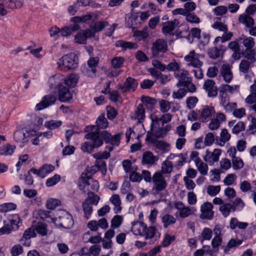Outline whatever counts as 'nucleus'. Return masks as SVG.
I'll return each mask as SVG.
<instances>
[{
	"label": "nucleus",
	"instance_id": "obj_52",
	"mask_svg": "<svg viewBox=\"0 0 256 256\" xmlns=\"http://www.w3.org/2000/svg\"><path fill=\"white\" fill-rule=\"evenodd\" d=\"M98 170V167L96 165L90 167H87L82 174H85L88 178H92V176L95 174Z\"/></svg>",
	"mask_w": 256,
	"mask_h": 256
},
{
	"label": "nucleus",
	"instance_id": "obj_46",
	"mask_svg": "<svg viewBox=\"0 0 256 256\" xmlns=\"http://www.w3.org/2000/svg\"><path fill=\"white\" fill-rule=\"evenodd\" d=\"M233 208L232 205L230 203H226L222 204L220 207V210L222 212L223 216L225 218L227 217L231 210Z\"/></svg>",
	"mask_w": 256,
	"mask_h": 256
},
{
	"label": "nucleus",
	"instance_id": "obj_29",
	"mask_svg": "<svg viewBox=\"0 0 256 256\" xmlns=\"http://www.w3.org/2000/svg\"><path fill=\"white\" fill-rule=\"evenodd\" d=\"M51 212L43 210H38L36 212V218L42 220L50 222L52 221L53 218L50 214Z\"/></svg>",
	"mask_w": 256,
	"mask_h": 256
},
{
	"label": "nucleus",
	"instance_id": "obj_43",
	"mask_svg": "<svg viewBox=\"0 0 256 256\" xmlns=\"http://www.w3.org/2000/svg\"><path fill=\"white\" fill-rule=\"evenodd\" d=\"M172 162L168 160H165L162 164V170L160 171L162 172V174H170L172 172Z\"/></svg>",
	"mask_w": 256,
	"mask_h": 256
},
{
	"label": "nucleus",
	"instance_id": "obj_28",
	"mask_svg": "<svg viewBox=\"0 0 256 256\" xmlns=\"http://www.w3.org/2000/svg\"><path fill=\"white\" fill-rule=\"evenodd\" d=\"M178 24V20L176 19L165 22L162 28V32L165 35L171 34Z\"/></svg>",
	"mask_w": 256,
	"mask_h": 256
},
{
	"label": "nucleus",
	"instance_id": "obj_58",
	"mask_svg": "<svg viewBox=\"0 0 256 256\" xmlns=\"http://www.w3.org/2000/svg\"><path fill=\"white\" fill-rule=\"evenodd\" d=\"M222 236H214L212 240V248L216 251L218 252L219 250V246L222 243Z\"/></svg>",
	"mask_w": 256,
	"mask_h": 256
},
{
	"label": "nucleus",
	"instance_id": "obj_23",
	"mask_svg": "<svg viewBox=\"0 0 256 256\" xmlns=\"http://www.w3.org/2000/svg\"><path fill=\"white\" fill-rule=\"evenodd\" d=\"M172 114L169 113L163 114L162 118H158L156 116L151 115L150 118L152 121V127H156V125L158 124V122L160 121H162V124L170 122L172 120Z\"/></svg>",
	"mask_w": 256,
	"mask_h": 256
},
{
	"label": "nucleus",
	"instance_id": "obj_15",
	"mask_svg": "<svg viewBox=\"0 0 256 256\" xmlns=\"http://www.w3.org/2000/svg\"><path fill=\"white\" fill-rule=\"evenodd\" d=\"M158 158V156H154L152 152L146 151L142 154V164L152 166L156 164Z\"/></svg>",
	"mask_w": 256,
	"mask_h": 256
},
{
	"label": "nucleus",
	"instance_id": "obj_47",
	"mask_svg": "<svg viewBox=\"0 0 256 256\" xmlns=\"http://www.w3.org/2000/svg\"><path fill=\"white\" fill-rule=\"evenodd\" d=\"M14 138L18 142H26V134L22 130H18L14 132Z\"/></svg>",
	"mask_w": 256,
	"mask_h": 256
},
{
	"label": "nucleus",
	"instance_id": "obj_10",
	"mask_svg": "<svg viewBox=\"0 0 256 256\" xmlns=\"http://www.w3.org/2000/svg\"><path fill=\"white\" fill-rule=\"evenodd\" d=\"M56 88L60 101L63 102H69L72 99V93L68 87L60 84Z\"/></svg>",
	"mask_w": 256,
	"mask_h": 256
},
{
	"label": "nucleus",
	"instance_id": "obj_60",
	"mask_svg": "<svg viewBox=\"0 0 256 256\" xmlns=\"http://www.w3.org/2000/svg\"><path fill=\"white\" fill-rule=\"evenodd\" d=\"M166 70L168 71L174 72L175 73L180 70V66L178 62L176 61H173L169 63L167 66H166Z\"/></svg>",
	"mask_w": 256,
	"mask_h": 256
},
{
	"label": "nucleus",
	"instance_id": "obj_3",
	"mask_svg": "<svg viewBox=\"0 0 256 256\" xmlns=\"http://www.w3.org/2000/svg\"><path fill=\"white\" fill-rule=\"evenodd\" d=\"M78 58L74 52L64 54L58 60V68L61 70H68L76 69L78 66Z\"/></svg>",
	"mask_w": 256,
	"mask_h": 256
},
{
	"label": "nucleus",
	"instance_id": "obj_6",
	"mask_svg": "<svg viewBox=\"0 0 256 256\" xmlns=\"http://www.w3.org/2000/svg\"><path fill=\"white\" fill-rule=\"evenodd\" d=\"M226 47L222 44H218L209 48L207 50L208 57L212 59L222 58L224 56Z\"/></svg>",
	"mask_w": 256,
	"mask_h": 256
},
{
	"label": "nucleus",
	"instance_id": "obj_34",
	"mask_svg": "<svg viewBox=\"0 0 256 256\" xmlns=\"http://www.w3.org/2000/svg\"><path fill=\"white\" fill-rule=\"evenodd\" d=\"M8 220L10 224V228L13 230H17L20 226L19 224L21 223V220L19 216L17 214H14L8 217Z\"/></svg>",
	"mask_w": 256,
	"mask_h": 256
},
{
	"label": "nucleus",
	"instance_id": "obj_5",
	"mask_svg": "<svg viewBox=\"0 0 256 256\" xmlns=\"http://www.w3.org/2000/svg\"><path fill=\"white\" fill-rule=\"evenodd\" d=\"M100 199V198L98 195H92L88 196L83 202L82 207L84 216L86 219H88L90 217L92 212V205H97Z\"/></svg>",
	"mask_w": 256,
	"mask_h": 256
},
{
	"label": "nucleus",
	"instance_id": "obj_9",
	"mask_svg": "<svg viewBox=\"0 0 256 256\" xmlns=\"http://www.w3.org/2000/svg\"><path fill=\"white\" fill-rule=\"evenodd\" d=\"M138 86L137 81L132 77H128L125 80L124 84H118V89L122 90L123 93L134 92Z\"/></svg>",
	"mask_w": 256,
	"mask_h": 256
},
{
	"label": "nucleus",
	"instance_id": "obj_42",
	"mask_svg": "<svg viewBox=\"0 0 256 256\" xmlns=\"http://www.w3.org/2000/svg\"><path fill=\"white\" fill-rule=\"evenodd\" d=\"M242 55L246 58V60H248L251 62L254 63L256 61V52L252 48L245 50Z\"/></svg>",
	"mask_w": 256,
	"mask_h": 256
},
{
	"label": "nucleus",
	"instance_id": "obj_7",
	"mask_svg": "<svg viewBox=\"0 0 256 256\" xmlns=\"http://www.w3.org/2000/svg\"><path fill=\"white\" fill-rule=\"evenodd\" d=\"M167 50L168 44L164 39H157L152 44V52L154 56H158L160 52L164 53Z\"/></svg>",
	"mask_w": 256,
	"mask_h": 256
},
{
	"label": "nucleus",
	"instance_id": "obj_45",
	"mask_svg": "<svg viewBox=\"0 0 256 256\" xmlns=\"http://www.w3.org/2000/svg\"><path fill=\"white\" fill-rule=\"evenodd\" d=\"M62 124L61 120H50L44 123V126L48 129L54 130L59 128Z\"/></svg>",
	"mask_w": 256,
	"mask_h": 256
},
{
	"label": "nucleus",
	"instance_id": "obj_14",
	"mask_svg": "<svg viewBox=\"0 0 256 256\" xmlns=\"http://www.w3.org/2000/svg\"><path fill=\"white\" fill-rule=\"evenodd\" d=\"M60 225L62 227L68 229L74 224V220L72 216L67 212H64L59 216Z\"/></svg>",
	"mask_w": 256,
	"mask_h": 256
},
{
	"label": "nucleus",
	"instance_id": "obj_64",
	"mask_svg": "<svg viewBox=\"0 0 256 256\" xmlns=\"http://www.w3.org/2000/svg\"><path fill=\"white\" fill-rule=\"evenodd\" d=\"M212 230L208 228H205L202 232L201 235L202 238V242L204 240H210L212 237Z\"/></svg>",
	"mask_w": 256,
	"mask_h": 256
},
{
	"label": "nucleus",
	"instance_id": "obj_11",
	"mask_svg": "<svg viewBox=\"0 0 256 256\" xmlns=\"http://www.w3.org/2000/svg\"><path fill=\"white\" fill-rule=\"evenodd\" d=\"M56 100V97L53 94H48L44 96L42 100L36 105V109L40 110L46 108L54 104Z\"/></svg>",
	"mask_w": 256,
	"mask_h": 256
},
{
	"label": "nucleus",
	"instance_id": "obj_21",
	"mask_svg": "<svg viewBox=\"0 0 256 256\" xmlns=\"http://www.w3.org/2000/svg\"><path fill=\"white\" fill-rule=\"evenodd\" d=\"M187 154H180L178 155L174 154H170L168 157V159L173 160L174 166L179 168L183 166L184 164L186 162Z\"/></svg>",
	"mask_w": 256,
	"mask_h": 256
},
{
	"label": "nucleus",
	"instance_id": "obj_2",
	"mask_svg": "<svg viewBox=\"0 0 256 256\" xmlns=\"http://www.w3.org/2000/svg\"><path fill=\"white\" fill-rule=\"evenodd\" d=\"M152 186L151 190V194L154 196H160L161 198H165L168 192L166 194L162 192L165 190L168 186V182L165 176L160 171H157L153 174V179L152 181Z\"/></svg>",
	"mask_w": 256,
	"mask_h": 256
},
{
	"label": "nucleus",
	"instance_id": "obj_26",
	"mask_svg": "<svg viewBox=\"0 0 256 256\" xmlns=\"http://www.w3.org/2000/svg\"><path fill=\"white\" fill-rule=\"evenodd\" d=\"M132 118L135 120H138L140 123H142L144 121L145 109L142 104H139Z\"/></svg>",
	"mask_w": 256,
	"mask_h": 256
},
{
	"label": "nucleus",
	"instance_id": "obj_53",
	"mask_svg": "<svg viewBox=\"0 0 256 256\" xmlns=\"http://www.w3.org/2000/svg\"><path fill=\"white\" fill-rule=\"evenodd\" d=\"M150 127L151 130L155 132V134L157 138H163L166 136V132L163 130V128H158V124L156 125V127L152 126V128L151 124Z\"/></svg>",
	"mask_w": 256,
	"mask_h": 256
},
{
	"label": "nucleus",
	"instance_id": "obj_37",
	"mask_svg": "<svg viewBox=\"0 0 256 256\" xmlns=\"http://www.w3.org/2000/svg\"><path fill=\"white\" fill-rule=\"evenodd\" d=\"M96 124L94 126L98 128L99 130L100 128L104 129L108 126V122L104 114H101L98 118Z\"/></svg>",
	"mask_w": 256,
	"mask_h": 256
},
{
	"label": "nucleus",
	"instance_id": "obj_13",
	"mask_svg": "<svg viewBox=\"0 0 256 256\" xmlns=\"http://www.w3.org/2000/svg\"><path fill=\"white\" fill-rule=\"evenodd\" d=\"M54 170V166L52 164H44L39 169L32 168L30 171L33 174H36L38 176L44 178L48 174L53 172Z\"/></svg>",
	"mask_w": 256,
	"mask_h": 256
},
{
	"label": "nucleus",
	"instance_id": "obj_36",
	"mask_svg": "<svg viewBox=\"0 0 256 256\" xmlns=\"http://www.w3.org/2000/svg\"><path fill=\"white\" fill-rule=\"evenodd\" d=\"M242 242L240 240H236L234 238L230 240L228 242L226 246H222L224 248V252L228 254L230 249L238 247L241 244Z\"/></svg>",
	"mask_w": 256,
	"mask_h": 256
},
{
	"label": "nucleus",
	"instance_id": "obj_31",
	"mask_svg": "<svg viewBox=\"0 0 256 256\" xmlns=\"http://www.w3.org/2000/svg\"><path fill=\"white\" fill-rule=\"evenodd\" d=\"M156 230L154 226H150L148 228L146 225V230H144L143 236H144L146 240H152L148 242L150 244H154V241L152 240L156 233Z\"/></svg>",
	"mask_w": 256,
	"mask_h": 256
},
{
	"label": "nucleus",
	"instance_id": "obj_25",
	"mask_svg": "<svg viewBox=\"0 0 256 256\" xmlns=\"http://www.w3.org/2000/svg\"><path fill=\"white\" fill-rule=\"evenodd\" d=\"M110 202L114 206V213H120L122 209L121 206V200L118 194H114L110 198Z\"/></svg>",
	"mask_w": 256,
	"mask_h": 256
},
{
	"label": "nucleus",
	"instance_id": "obj_44",
	"mask_svg": "<svg viewBox=\"0 0 256 256\" xmlns=\"http://www.w3.org/2000/svg\"><path fill=\"white\" fill-rule=\"evenodd\" d=\"M124 60V58L122 56L114 57L112 60V66L116 69L120 68L123 66Z\"/></svg>",
	"mask_w": 256,
	"mask_h": 256
},
{
	"label": "nucleus",
	"instance_id": "obj_63",
	"mask_svg": "<svg viewBox=\"0 0 256 256\" xmlns=\"http://www.w3.org/2000/svg\"><path fill=\"white\" fill-rule=\"evenodd\" d=\"M146 224L143 222H140L136 224L134 227V232L136 234H138L143 236V234L146 230Z\"/></svg>",
	"mask_w": 256,
	"mask_h": 256
},
{
	"label": "nucleus",
	"instance_id": "obj_39",
	"mask_svg": "<svg viewBox=\"0 0 256 256\" xmlns=\"http://www.w3.org/2000/svg\"><path fill=\"white\" fill-rule=\"evenodd\" d=\"M254 63V62H249L248 60H246V59L242 60L239 65L240 71L244 74L247 73L249 69L253 66L252 64Z\"/></svg>",
	"mask_w": 256,
	"mask_h": 256
},
{
	"label": "nucleus",
	"instance_id": "obj_61",
	"mask_svg": "<svg viewBox=\"0 0 256 256\" xmlns=\"http://www.w3.org/2000/svg\"><path fill=\"white\" fill-rule=\"evenodd\" d=\"M242 43L246 48V50L252 49L255 44L254 39L252 37H248L244 38Z\"/></svg>",
	"mask_w": 256,
	"mask_h": 256
},
{
	"label": "nucleus",
	"instance_id": "obj_16",
	"mask_svg": "<svg viewBox=\"0 0 256 256\" xmlns=\"http://www.w3.org/2000/svg\"><path fill=\"white\" fill-rule=\"evenodd\" d=\"M213 206L212 203L206 202L200 207L202 212L201 218L204 219L212 220L214 217V212L212 210Z\"/></svg>",
	"mask_w": 256,
	"mask_h": 256
},
{
	"label": "nucleus",
	"instance_id": "obj_54",
	"mask_svg": "<svg viewBox=\"0 0 256 256\" xmlns=\"http://www.w3.org/2000/svg\"><path fill=\"white\" fill-rule=\"evenodd\" d=\"M60 180V176L56 174L52 177L48 178L46 182V184L48 187L52 186L56 184Z\"/></svg>",
	"mask_w": 256,
	"mask_h": 256
},
{
	"label": "nucleus",
	"instance_id": "obj_4",
	"mask_svg": "<svg viewBox=\"0 0 256 256\" xmlns=\"http://www.w3.org/2000/svg\"><path fill=\"white\" fill-rule=\"evenodd\" d=\"M80 180L81 182L79 184L80 188L84 192H87L88 196L96 195L92 191L97 192L99 188V183L97 180L93 179L92 178H88V176H86L85 174H82L80 178Z\"/></svg>",
	"mask_w": 256,
	"mask_h": 256
},
{
	"label": "nucleus",
	"instance_id": "obj_62",
	"mask_svg": "<svg viewBox=\"0 0 256 256\" xmlns=\"http://www.w3.org/2000/svg\"><path fill=\"white\" fill-rule=\"evenodd\" d=\"M108 25V23L106 22L100 21L96 22L94 26L92 27V29L94 30L95 32H98L102 31L106 26Z\"/></svg>",
	"mask_w": 256,
	"mask_h": 256
},
{
	"label": "nucleus",
	"instance_id": "obj_20",
	"mask_svg": "<svg viewBox=\"0 0 256 256\" xmlns=\"http://www.w3.org/2000/svg\"><path fill=\"white\" fill-rule=\"evenodd\" d=\"M220 76L226 83H230L233 78L231 66L228 64H224L220 68Z\"/></svg>",
	"mask_w": 256,
	"mask_h": 256
},
{
	"label": "nucleus",
	"instance_id": "obj_50",
	"mask_svg": "<svg viewBox=\"0 0 256 256\" xmlns=\"http://www.w3.org/2000/svg\"><path fill=\"white\" fill-rule=\"evenodd\" d=\"M23 252V248L20 244L14 245L10 250V254L12 256H18L22 254Z\"/></svg>",
	"mask_w": 256,
	"mask_h": 256
},
{
	"label": "nucleus",
	"instance_id": "obj_48",
	"mask_svg": "<svg viewBox=\"0 0 256 256\" xmlns=\"http://www.w3.org/2000/svg\"><path fill=\"white\" fill-rule=\"evenodd\" d=\"M221 189L220 186L210 185L206 188L207 193L211 196H214L219 193Z\"/></svg>",
	"mask_w": 256,
	"mask_h": 256
},
{
	"label": "nucleus",
	"instance_id": "obj_49",
	"mask_svg": "<svg viewBox=\"0 0 256 256\" xmlns=\"http://www.w3.org/2000/svg\"><path fill=\"white\" fill-rule=\"evenodd\" d=\"M16 208V206L14 203H5L0 205V212H6L8 211L14 210Z\"/></svg>",
	"mask_w": 256,
	"mask_h": 256
},
{
	"label": "nucleus",
	"instance_id": "obj_1",
	"mask_svg": "<svg viewBox=\"0 0 256 256\" xmlns=\"http://www.w3.org/2000/svg\"><path fill=\"white\" fill-rule=\"evenodd\" d=\"M87 134L84 138L89 140L83 143L81 146V149L84 152L92 153L94 149L102 146L104 143V138L101 136L98 128L95 126H88L86 128Z\"/></svg>",
	"mask_w": 256,
	"mask_h": 256
},
{
	"label": "nucleus",
	"instance_id": "obj_8",
	"mask_svg": "<svg viewBox=\"0 0 256 256\" xmlns=\"http://www.w3.org/2000/svg\"><path fill=\"white\" fill-rule=\"evenodd\" d=\"M184 60L186 62L188 66L200 68L202 65V62L200 60L198 54L196 53L194 50L186 56Z\"/></svg>",
	"mask_w": 256,
	"mask_h": 256
},
{
	"label": "nucleus",
	"instance_id": "obj_24",
	"mask_svg": "<svg viewBox=\"0 0 256 256\" xmlns=\"http://www.w3.org/2000/svg\"><path fill=\"white\" fill-rule=\"evenodd\" d=\"M215 112L214 108L206 106L202 110L200 116L203 120L208 121L212 118Z\"/></svg>",
	"mask_w": 256,
	"mask_h": 256
},
{
	"label": "nucleus",
	"instance_id": "obj_38",
	"mask_svg": "<svg viewBox=\"0 0 256 256\" xmlns=\"http://www.w3.org/2000/svg\"><path fill=\"white\" fill-rule=\"evenodd\" d=\"M34 230L42 236H46L48 232L47 224L42 222H38Z\"/></svg>",
	"mask_w": 256,
	"mask_h": 256
},
{
	"label": "nucleus",
	"instance_id": "obj_30",
	"mask_svg": "<svg viewBox=\"0 0 256 256\" xmlns=\"http://www.w3.org/2000/svg\"><path fill=\"white\" fill-rule=\"evenodd\" d=\"M238 20L240 23L244 24L248 28H252L254 25V19L246 14H240Z\"/></svg>",
	"mask_w": 256,
	"mask_h": 256
},
{
	"label": "nucleus",
	"instance_id": "obj_12",
	"mask_svg": "<svg viewBox=\"0 0 256 256\" xmlns=\"http://www.w3.org/2000/svg\"><path fill=\"white\" fill-rule=\"evenodd\" d=\"M101 136L106 143H110L112 146H118L120 143V134L112 136L108 131L104 130L101 132Z\"/></svg>",
	"mask_w": 256,
	"mask_h": 256
},
{
	"label": "nucleus",
	"instance_id": "obj_55",
	"mask_svg": "<svg viewBox=\"0 0 256 256\" xmlns=\"http://www.w3.org/2000/svg\"><path fill=\"white\" fill-rule=\"evenodd\" d=\"M186 20L192 24H198L200 22V19L194 13H190L187 12L186 16Z\"/></svg>",
	"mask_w": 256,
	"mask_h": 256
},
{
	"label": "nucleus",
	"instance_id": "obj_33",
	"mask_svg": "<svg viewBox=\"0 0 256 256\" xmlns=\"http://www.w3.org/2000/svg\"><path fill=\"white\" fill-rule=\"evenodd\" d=\"M140 100L142 102L143 106L144 105L148 110H152L155 104H156V99L145 96H142Z\"/></svg>",
	"mask_w": 256,
	"mask_h": 256
},
{
	"label": "nucleus",
	"instance_id": "obj_40",
	"mask_svg": "<svg viewBox=\"0 0 256 256\" xmlns=\"http://www.w3.org/2000/svg\"><path fill=\"white\" fill-rule=\"evenodd\" d=\"M78 76L76 74H70L64 80V84L69 86L74 87L77 84Z\"/></svg>",
	"mask_w": 256,
	"mask_h": 256
},
{
	"label": "nucleus",
	"instance_id": "obj_56",
	"mask_svg": "<svg viewBox=\"0 0 256 256\" xmlns=\"http://www.w3.org/2000/svg\"><path fill=\"white\" fill-rule=\"evenodd\" d=\"M123 218L122 216H115L111 220V227L112 228H118L122 224Z\"/></svg>",
	"mask_w": 256,
	"mask_h": 256
},
{
	"label": "nucleus",
	"instance_id": "obj_17",
	"mask_svg": "<svg viewBox=\"0 0 256 256\" xmlns=\"http://www.w3.org/2000/svg\"><path fill=\"white\" fill-rule=\"evenodd\" d=\"M188 72L183 69H180V70L174 73V76L178 80V83L176 84L178 87L182 86L186 82H188V80H192V78L188 76Z\"/></svg>",
	"mask_w": 256,
	"mask_h": 256
},
{
	"label": "nucleus",
	"instance_id": "obj_51",
	"mask_svg": "<svg viewBox=\"0 0 256 256\" xmlns=\"http://www.w3.org/2000/svg\"><path fill=\"white\" fill-rule=\"evenodd\" d=\"M60 205V201L58 199L50 198L46 202V208L49 210H54Z\"/></svg>",
	"mask_w": 256,
	"mask_h": 256
},
{
	"label": "nucleus",
	"instance_id": "obj_19",
	"mask_svg": "<svg viewBox=\"0 0 256 256\" xmlns=\"http://www.w3.org/2000/svg\"><path fill=\"white\" fill-rule=\"evenodd\" d=\"M204 89L209 97H214L218 94V88L215 82L212 80H206L203 85Z\"/></svg>",
	"mask_w": 256,
	"mask_h": 256
},
{
	"label": "nucleus",
	"instance_id": "obj_18",
	"mask_svg": "<svg viewBox=\"0 0 256 256\" xmlns=\"http://www.w3.org/2000/svg\"><path fill=\"white\" fill-rule=\"evenodd\" d=\"M222 150L220 149H214L212 152L206 150L205 156L204 158V161L212 165L214 162L218 160Z\"/></svg>",
	"mask_w": 256,
	"mask_h": 256
},
{
	"label": "nucleus",
	"instance_id": "obj_41",
	"mask_svg": "<svg viewBox=\"0 0 256 256\" xmlns=\"http://www.w3.org/2000/svg\"><path fill=\"white\" fill-rule=\"evenodd\" d=\"M84 249L82 248V256H90V254L93 256L99 254L100 252V246L99 245H94L90 248V252H84Z\"/></svg>",
	"mask_w": 256,
	"mask_h": 256
},
{
	"label": "nucleus",
	"instance_id": "obj_57",
	"mask_svg": "<svg viewBox=\"0 0 256 256\" xmlns=\"http://www.w3.org/2000/svg\"><path fill=\"white\" fill-rule=\"evenodd\" d=\"M232 164L233 168L235 170L242 168L244 165L242 160L239 157L232 158Z\"/></svg>",
	"mask_w": 256,
	"mask_h": 256
},
{
	"label": "nucleus",
	"instance_id": "obj_59",
	"mask_svg": "<svg viewBox=\"0 0 256 256\" xmlns=\"http://www.w3.org/2000/svg\"><path fill=\"white\" fill-rule=\"evenodd\" d=\"M110 153L106 151L100 152L92 155L94 158L99 160H101L102 159H108L110 157Z\"/></svg>",
	"mask_w": 256,
	"mask_h": 256
},
{
	"label": "nucleus",
	"instance_id": "obj_32",
	"mask_svg": "<svg viewBox=\"0 0 256 256\" xmlns=\"http://www.w3.org/2000/svg\"><path fill=\"white\" fill-rule=\"evenodd\" d=\"M16 150V146L10 144H6L0 146V154L4 156H11Z\"/></svg>",
	"mask_w": 256,
	"mask_h": 256
},
{
	"label": "nucleus",
	"instance_id": "obj_35",
	"mask_svg": "<svg viewBox=\"0 0 256 256\" xmlns=\"http://www.w3.org/2000/svg\"><path fill=\"white\" fill-rule=\"evenodd\" d=\"M162 222L164 228H167L171 225L174 224L176 222V218L170 214H165L161 216Z\"/></svg>",
	"mask_w": 256,
	"mask_h": 256
},
{
	"label": "nucleus",
	"instance_id": "obj_22",
	"mask_svg": "<svg viewBox=\"0 0 256 256\" xmlns=\"http://www.w3.org/2000/svg\"><path fill=\"white\" fill-rule=\"evenodd\" d=\"M116 46L117 48H120L122 50H136L138 48L136 43L126 42L123 40H118L116 42Z\"/></svg>",
	"mask_w": 256,
	"mask_h": 256
},
{
	"label": "nucleus",
	"instance_id": "obj_27",
	"mask_svg": "<svg viewBox=\"0 0 256 256\" xmlns=\"http://www.w3.org/2000/svg\"><path fill=\"white\" fill-rule=\"evenodd\" d=\"M0 2L3 3L6 8L11 9L20 8L23 4L22 0H0Z\"/></svg>",
	"mask_w": 256,
	"mask_h": 256
}]
</instances>
